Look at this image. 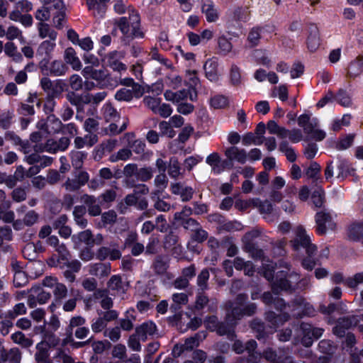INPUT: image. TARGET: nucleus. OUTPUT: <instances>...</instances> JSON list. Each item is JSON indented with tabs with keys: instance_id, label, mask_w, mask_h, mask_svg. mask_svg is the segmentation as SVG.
<instances>
[{
	"instance_id": "f257e3e1",
	"label": "nucleus",
	"mask_w": 363,
	"mask_h": 363,
	"mask_svg": "<svg viewBox=\"0 0 363 363\" xmlns=\"http://www.w3.org/2000/svg\"><path fill=\"white\" fill-rule=\"evenodd\" d=\"M113 9L116 13L128 14V17H121L115 22V26L123 35V41L125 44H129L134 38H143L144 33L140 28V16L138 11L125 0H113Z\"/></svg>"
},
{
	"instance_id": "f03ea898",
	"label": "nucleus",
	"mask_w": 363,
	"mask_h": 363,
	"mask_svg": "<svg viewBox=\"0 0 363 363\" xmlns=\"http://www.w3.org/2000/svg\"><path fill=\"white\" fill-rule=\"evenodd\" d=\"M247 300V294H240L235 301H228L225 303L226 320L231 325H236L244 315L251 316L255 313L257 305L254 303L245 305Z\"/></svg>"
},
{
	"instance_id": "7ed1b4c3",
	"label": "nucleus",
	"mask_w": 363,
	"mask_h": 363,
	"mask_svg": "<svg viewBox=\"0 0 363 363\" xmlns=\"http://www.w3.org/2000/svg\"><path fill=\"white\" fill-rule=\"evenodd\" d=\"M262 300L267 305L274 304V308L281 312L279 315L274 311H268L265 313V320L272 328H277L290 319L289 313L284 311L286 309V303L283 298H274L271 292L267 291L262 294Z\"/></svg>"
},
{
	"instance_id": "20e7f679",
	"label": "nucleus",
	"mask_w": 363,
	"mask_h": 363,
	"mask_svg": "<svg viewBox=\"0 0 363 363\" xmlns=\"http://www.w3.org/2000/svg\"><path fill=\"white\" fill-rule=\"evenodd\" d=\"M306 280H300V275L296 272L289 274L286 272L280 271L276 274L272 284V291L277 294L282 291H293L296 289H304L307 286Z\"/></svg>"
},
{
	"instance_id": "39448f33",
	"label": "nucleus",
	"mask_w": 363,
	"mask_h": 363,
	"mask_svg": "<svg viewBox=\"0 0 363 363\" xmlns=\"http://www.w3.org/2000/svg\"><path fill=\"white\" fill-rule=\"evenodd\" d=\"M293 231L294 238L291 241L293 249L298 251L303 248L309 257L314 255L317 251V247L311 242V237L305 228L298 225L294 228Z\"/></svg>"
},
{
	"instance_id": "423d86ee",
	"label": "nucleus",
	"mask_w": 363,
	"mask_h": 363,
	"mask_svg": "<svg viewBox=\"0 0 363 363\" xmlns=\"http://www.w3.org/2000/svg\"><path fill=\"white\" fill-rule=\"evenodd\" d=\"M291 313L293 317L301 318L303 316H313L315 310L313 306L302 296L296 297L291 303L286 304V308Z\"/></svg>"
},
{
	"instance_id": "0eeeda50",
	"label": "nucleus",
	"mask_w": 363,
	"mask_h": 363,
	"mask_svg": "<svg viewBox=\"0 0 363 363\" xmlns=\"http://www.w3.org/2000/svg\"><path fill=\"white\" fill-rule=\"evenodd\" d=\"M299 330L301 337V343L305 347H311L314 340L320 337L323 333V329L320 328H313L308 323L302 322L300 324Z\"/></svg>"
},
{
	"instance_id": "6e6552de",
	"label": "nucleus",
	"mask_w": 363,
	"mask_h": 363,
	"mask_svg": "<svg viewBox=\"0 0 363 363\" xmlns=\"http://www.w3.org/2000/svg\"><path fill=\"white\" fill-rule=\"evenodd\" d=\"M40 86L48 96L59 98L65 91L66 84L62 79L51 81L48 77H43L40 80Z\"/></svg>"
},
{
	"instance_id": "1a4fd4ad",
	"label": "nucleus",
	"mask_w": 363,
	"mask_h": 363,
	"mask_svg": "<svg viewBox=\"0 0 363 363\" xmlns=\"http://www.w3.org/2000/svg\"><path fill=\"white\" fill-rule=\"evenodd\" d=\"M70 140L68 138L62 137L59 140L49 139L45 145H38L34 146L36 152H48L50 153H55L58 151H65L69 145Z\"/></svg>"
},
{
	"instance_id": "9d476101",
	"label": "nucleus",
	"mask_w": 363,
	"mask_h": 363,
	"mask_svg": "<svg viewBox=\"0 0 363 363\" xmlns=\"http://www.w3.org/2000/svg\"><path fill=\"white\" fill-rule=\"evenodd\" d=\"M125 54L121 51H112L108 53L104 58V62L114 72L122 73L127 70V66L122 62Z\"/></svg>"
},
{
	"instance_id": "9b49d317",
	"label": "nucleus",
	"mask_w": 363,
	"mask_h": 363,
	"mask_svg": "<svg viewBox=\"0 0 363 363\" xmlns=\"http://www.w3.org/2000/svg\"><path fill=\"white\" fill-rule=\"evenodd\" d=\"M315 223L316 232L319 235H323L328 230H333L336 228V223L329 213L318 212L315 215Z\"/></svg>"
},
{
	"instance_id": "f8f14e48",
	"label": "nucleus",
	"mask_w": 363,
	"mask_h": 363,
	"mask_svg": "<svg viewBox=\"0 0 363 363\" xmlns=\"http://www.w3.org/2000/svg\"><path fill=\"white\" fill-rule=\"evenodd\" d=\"M170 190L172 194L179 196L183 202L189 201L195 193V190L183 182H174L170 184Z\"/></svg>"
},
{
	"instance_id": "ddd939ff",
	"label": "nucleus",
	"mask_w": 363,
	"mask_h": 363,
	"mask_svg": "<svg viewBox=\"0 0 363 363\" xmlns=\"http://www.w3.org/2000/svg\"><path fill=\"white\" fill-rule=\"evenodd\" d=\"M257 236L255 232H250L245 235L242 238L244 242V250L247 252L255 259H262L264 258V252L262 249L252 241V238Z\"/></svg>"
},
{
	"instance_id": "4468645a",
	"label": "nucleus",
	"mask_w": 363,
	"mask_h": 363,
	"mask_svg": "<svg viewBox=\"0 0 363 363\" xmlns=\"http://www.w3.org/2000/svg\"><path fill=\"white\" fill-rule=\"evenodd\" d=\"M225 155L228 162V168L233 167L232 162L236 161L240 164H245L247 159V153L245 150L240 149L238 147L232 146L227 148L225 151Z\"/></svg>"
},
{
	"instance_id": "2eb2a0df",
	"label": "nucleus",
	"mask_w": 363,
	"mask_h": 363,
	"mask_svg": "<svg viewBox=\"0 0 363 363\" xmlns=\"http://www.w3.org/2000/svg\"><path fill=\"white\" fill-rule=\"evenodd\" d=\"M56 48V40H43L38 46L36 56L48 63L52 57V53Z\"/></svg>"
},
{
	"instance_id": "dca6fc26",
	"label": "nucleus",
	"mask_w": 363,
	"mask_h": 363,
	"mask_svg": "<svg viewBox=\"0 0 363 363\" xmlns=\"http://www.w3.org/2000/svg\"><path fill=\"white\" fill-rule=\"evenodd\" d=\"M206 162L211 167V171L215 174H220L228 166V162L223 160L218 152H213L207 156Z\"/></svg>"
},
{
	"instance_id": "f3484780",
	"label": "nucleus",
	"mask_w": 363,
	"mask_h": 363,
	"mask_svg": "<svg viewBox=\"0 0 363 363\" xmlns=\"http://www.w3.org/2000/svg\"><path fill=\"white\" fill-rule=\"evenodd\" d=\"M39 214L34 210L27 211L23 219H17L13 223V228L16 230H21L26 226L30 227L38 223Z\"/></svg>"
},
{
	"instance_id": "a211bd4d",
	"label": "nucleus",
	"mask_w": 363,
	"mask_h": 363,
	"mask_svg": "<svg viewBox=\"0 0 363 363\" xmlns=\"http://www.w3.org/2000/svg\"><path fill=\"white\" fill-rule=\"evenodd\" d=\"M80 201L87 207L88 213L91 216H98L101 214L100 204L94 196L84 194L81 196Z\"/></svg>"
},
{
	"instance_id": "6ab92c4d",
	"label": "nucleus",
	"mask_w": 363,
	"mask_h": 363,
	"mask_svg": "<svg viewBox=\"0 0 363 363\" xmlns=\"http://www.w3.org/2000/svg\"><path fill=\"white\" fill-rule=\"evenodd\" d=\"M82 74L86 79H91L99 84L106 80L107 74L104 69H96L92 66H86L82 71Z\"/></svg>"
},
{
	"instance_id": "aec40b11",
	"label": "nucleus",
	"mask_w": 363,
	"mask_h": 363,
	"mask_svg": "<svg viewBox=\"0 0 363 363\" xmlns=\"http://www.w3.org/2000/svg\"><path fill=\"white\" fill-rule=\"evenodd\" d=\"M262 357H263L269 363H296L291 356L282 357L278 356L277 352L272 348L266 349Z\"/></svg>"
},
{
	"instance_id": "412c9836",
	"label": "nucleus",
	"mask_w": 363,
	"mask_h": 363,
	"mask_svg": "<svg viewBox=\"0 0 363 363\" xmlns=\"http://www.w3.org/2000/svg\"><path fill=\"white\" fill-rule=\"evenodd\" d=\"M297 122L306 134L311 133L312 129L317 128L318 125V120L316 118H311V115L307 113L299 116Z\"/></svg>"
},
{
	"instance_id": "4be33fe9",
	"label": "nucleus",
	"mask_w": 363,
	"mask_h": 363,
	"mask_svg": "<svg viewBox=\"0 0 363 363\" xmlns=\"http://www.w3.org/2000/svg\"><path fill=\"white\" fill-rule=\"evenodd\" d=\"M89 273L91 275L103 278L111 274V264L107 263H95L89 265Z\"/></svg>"
},
{
	"instance_id": "5701e85b",
	"label": "nucleus",
	"mask_w": 363,
	"mask_h": 363,
	"mask_svg": "<svg viewBox=\"0 0 363 363\" xmlns=\"http://www.w3.org/2000/svg\"><path fill=\"white\" fill-rule=\"evenodd\" d=\"M35 359L37 363H52L50 359L49 346L45 342L37 344Z\"/></svg>"
},
{
	"instance_id": "b1692460",
	"label": "nucleus",
	"mask_w": 363,
	"mask_h": 363,
	"mask_svg": "<svg viewBox=\"0 0 363 363\" xmlns=\"http://www.w3.org/2000/svg\"><path fill=\"white\" fill-rule=\"evenodd\" d=\"M64 60L74 70L78 71L82 67V64L77 56L76 51L72 47L65 49Z\"/></svg>"
},
{
	"instance_id": "393cba45",
	"label": "nucleus",
	"mask_w": 363,
	"mask_h": 363,
	"mask_svg": "<svg viewBox=\"0 0 363 363\" xmlns=\"http://www.w3.org/2000/svg\"><path fill=\"white\" fill-rule=\"evenodd\" d=\"M156 325L152 321L145 322L135 329V333L139 339L145 341L147 336L153 335L156 332Z\"/></svg>"
},
{
	"instance_id": "a878e982",
	"label": "nucleus",
	"mask_w": 363,
	"mask_h": 363,
	"mask_svg": "<svg viewBox=\"0 0 363 363\" xmlns=\"http://www.w3.org/2000/svg\"><path fill=\"white\" fill-rule=\"evenodd\" d=\"M45 125V130L48 134H55L61 132L63 124L61 121L54 114L48 116Z\"/></svg>"
},
{
	"instance_id": "bb28decb",
	"label": "nucleus",
	"mask_w": 363,
	"mask_h": 363,
	"mask_svg": "<svg viewBox=\"0 0 363 363\" xmlns=\"http://www.w3.org/2000/svg\"><path fill=\"white\" fill-rule=\"evenodd\" d=\"M89 11L96 18H102L107 9L106 4L99 0H93L86 4Z\"/></svg>"
},
{
	"instance_id": "cd10ccee",
	"label": "nucleus",
	"mask_w": 363,
	"mask_h": 363,
	"mask_svg": "<svg viewBox=\"0 0 363 363\" xmlns=\"http://www.w3.org/2000/svg\"><path fill=\"white\" fill-rule=\"evenodd\" d=\"M21 358V352L17 348H12L9 351L5 350L0 351V363H5L6 362L19 363Z\"/></svg>"
},
{
	"instance_id": "c85d7f7f",
	"label": "nucleus",
	"mask_w": 363,
	"mask_h": 363,
	"mask_svg": "<svg viewBox=\"0 0 363 363\" xmlns=\"http://www.w3.org/2000/svg\"><path fill=\"white\" fill-rule=\"evenodd\" d=\"M202 12L205 14L206 21L209 23L216 22L219 18V13L212 1H207L202 5Z\"/></svg>"
},
{
	"instance_id": "c756f323",
	"label": "nucleus",
	"mask_w": 363,
	"mask_h": 363,
	"mask_svg": "<svg viewBox=\"0 0 363 363\" xmlns=\"http://www.w3.org/2000/svg\"><path fill=\"white\" fill-rule=\"evenodd\" d=\"M257 347V342L254 340H250L246 342L245 350L248 353V357L247 358V363H257L260 360L262 354L255 351Z\"/></svg>"
},
{
	"instance_id": "7c9ffc66",
	"label": "nucleus",
	"mask_w": 363,
	"mask_h": 363,
	"mask_svg": "<svg viewBox=\"0 0 363 363\" xmlns=\"http://www.w3.org/2000/svg\"><path fill=\"white\" fill-rule=\"evenodd\" d=\"M363 235V223L355 221L352 223L347 230V236L350 240L359 241Z\"/></svg>"
},
{
	"instance_id": "2f4dec72",
	"label": "nucleus",
	"mask_w": 363,
	"mask_h": 363,
	"mask_svg": "<svg viewBox=\"0 0 363 363\" xmlns=\"http://www.w3.org/2000/svg\"><path fill=\"white\" fill-rule=\"evenodd\" d=\"M206 77L211 82H216L218 79V62L213 59L208 60L203 66Z\"/></svg>"
},
{
	"instance_id": "473e14b6",
	"label": "nucleus",
	"mask_w": 363,
	"mask_h": 363,
	"mask_svg": "<svg viewBox=\"0 0 363 363\" xmlns=\"http://www.w3.org/2000/svg\"><path fill=\"white\" fill-rule=\"evenodd\" d=\"M107 286L110 290L123 294L125 293L128 287V284L122 281L120 275H113L108 281Z\"/></svg>"
},
{
	"instance_id": "72a5a7b5",
	"label": "nucleus",
	"mask_w": 363,
	"mask_h": 363,
	"mask_svg": "<svg viewBox=\"0 0 363 363\" xmlns=\"http://www.w3.org/2000/svg\"><path fill=\"white\" fill-rule=\"evenodd\" d=\"M320 45V38L318 28L312 26L310 28V34L307 39L308 48L311 52L315 51Z\"/></svg>"
},
{
	"instance_id": "f704fd0d",
	"label": "nucleus",
	"mask_w": 363,
	"mask_h": 363,
	"mask_svg": "<svg viewBox=\"0 0 363 363\" xmlns=\"http://www.w3.org/2000/svg\"><path fill=\"white\" fill-rule=\"evenodd\" d=\"M4 51L6 55L12 58L16 62H20L23 60L21 54L18 51V48L14 43L9 41L4 45Z\"/></svg>"
},
{
	"instance_id": "c9c22d12",
	"label": "nucleus",
	"mask_w": 363,
	"mask_h": 363,
	"mask_svg": "<svg viewBox=\"0 0 363 363\" xmlns=\"http://www.w3.org/2000/svg\"><path fill=\"white\" fill-rule=\"evenodd\" d=\"M38 35L40 38L44 39L48 38V40H56L57 33L52 29L46 23H38L37 24Z\"/></svg>"
},
{
	"instance_id": "e433bc0d",
	"label": "nucleus",
	"mask_w": 363,
	"mask_h": 363,
	"mask_svg": "<svg viewBox=\"0 0 363 363\" xmlns=\"http://www.w3.org/2000/svg\"><path fill=\"white\" fill-rule=\"evenodd\" d=\"M48 70L51 75L59 77L65 75L68 67L62 60H54L50 64Z\"/></svg>"
},
{
	"instance_id": "4c0bfd02",
	"label": "nucleus",
	"mask_w": 363,
	"mask_h": 363,
	"mask_svg": "<svg viewBox=\"0 0 363 363\" xmlns=\"http://www.w3.org/2000/svg\"><path fill=\"white\" fill-rule=\"evenodd\" d=\"M70 157L73 167L76 169H80L84 164V161L87 157V152L85 151L72 150L70 152Z\"/></svg>"
},
{
	"instance_id": "58836bf2",
	"label": "nucleus",
	"mask_w": 363,
	"mask_h": 363,
	"mask_svg": "<svg viewBox=\"0 0 363 363\" xmlns=\"http://www.w3.org/2000/svg\"><path fill=\"white\" fill-rule=\"evenodd\" d=\"M54 295L55 296V303H52L49 308L51 312H54L56 307L57 303L62 298H65L67 294V289L65 284L61 283H57L55 286L53 290Z\"/></svg>"
},
{
	"instance_id": "ea45409f",
	"label": "nucleus",
	"mask_w": 363,
	"mask_h": 363,
	"mask_svg": "<svg viewBox=\"0 0 363 363\" xmlns=\"http://www.w3.org/2000/svg\"><path fill=\"white\" fill-rule=\"evenodd\" d=\"M363 71V62L361 57H358L352 61L348 67L347 76L350 78H355L359 76Z\"/></svg>"
},
{
	"instance_id": "a19ab883",
	"label": "nucleus",
	"mask_w": 363,
	"mask_h": 363,
	"mask_svg": "<svg viewBox=\"0 0 363 363\" xmlns=\"http://www.w3.org/2000/svg\"><path fill=\"white\" fill-rule=\"evenodd\" d=\"M169 267L167 259L163 256H157L152 263V269L157 274H164Z\"/></svg>"
},
{
	"instance_id": "79ce46f5",
	"label": "nucleus",
	"mask_w": 363,
	"mask_h": 363,
	"mask_svg": "<svg viewBox=\"0 0 363 363\" xmlns=\"http://www.w3.org/2000/svg\"><path fill=\"white\" fill-rule=\"evenodd\" d=\"M86 323V319L81 315H75L69 319V324L66 328V333L72 338L74 328H78L84 325Z\"/></svg>"
},
{
	"instance_id": "37998d69",
	"label": "nucleus",
	"mask_w": 363,
	"mask_h": 363,
	"mask_svg": "<svg viewBox=\"0 0 363 363\" xmlns=\"http://www.w3.org/2000/svg\"><path fill=\"white\" fill-rule=\"evenodd\" d=\"M104 118L106 121H115L119 118L116 109L110 103H106L101 109Z\"/></svg>"
},
{
	"instance_id": "c03bdc74",
	"label": "nucleus",
	"mask_w": 363,
	"mask_h": 363,
	"mask_svg": "<svg viewBox=\"0 0 363 363\" xmlns=\"http://www.w3.org/2000/svg\"><path fill=\"white\" fill-rule=\"evenodd\" d=\"M121 84L130 87L135 93V98H140L143 94V89L138 83L135 82L133 79L125 77L121 80Z\"/></svg>"
},
{
	"instance_id": "a18cd8bd",
	"label": "nucleus",
	"mask_w": 363,
	"mask_h": 363,
	"mask_svg": "<svg viewBox=\"0 0 363 363\" xmlns=\"http://www.w3.org/2000/svg\"><path fill=\"white\" fill-rule=\"evenodd\" d=\"M201 337V333H196L194 336L186 338L184 342L181 345V352L191 350L199 345V340Z\"/></svg>"
},
{
	"instance_id": "49530a36",
	"label": "nucleus",
	"mask_w": 363,
	"mask_h": 363,
	"mask_svg": "<svg viewBox=\"0 0 363 363\" xmlns=\"http://www.w3.org/2000/svg\"><path fill=\"white\" fill-rule=\"evenodd\" d=\"M251 328L257 332L256 337L259 340H265L267 333L264 331V324L259 319H254L250 323Z\"/></svg>"
},
{
	"instance_id": "de8ad7c7",
	"label": "nucleus",
	"mask_w": 363,
	"mask_h": 363,
	"mask_svg": "<svg viewBox=\"0 0 363 363\" xmlns=\"http://www.w3.org/2000/svg\"><path fill=\"white\" fill-rule=\"evenodd\" d=\"M235 325L225 320V323H219L216 331L220 335H227L228 338L233 339L235 336L233 331Z\"/></svg>"
},
{
	"instance_id": "09e8293b",
	"label": "nucleus",
	"mask_w": 363,
	"mask_h": 363,
	"mask_svg": "<svg viewBox=\"0 0 363 363\" xmlns=\"http://www.w3.org/2000/svg\"><path fill=\"white\" fill-rule=\"evenodd\" d=\"M210 104L214 108H225L229 104V100L224 95H215L210 99Z\"/></svg>"
},
{
	"instance_id": "8fccbe9b",
	"label": "nucleus",
	"mask_w": 363,
	"mask_h": 363,
	"mask_svg": "<svg viewBox=\"0 0 363 363\" xmlns=\"http://www.w3.org/2000/svg\"><path fill=\"white\" fill-rule=\"evenodd\" d=\"M135 98V93L133 89L121 88L118 89L115 94V99L118 101H130Z\"/></svg>"
},
{
	"instance_id": "3c124183",
	"label": "nucleus",
	"mask_w": 363,
	"mask_h": 363,
	"mask_svg": "<svg viewBox=\"0 0 363 363\" xmlns=\"http://www.w3.org/2000/svg\"><path fill=\"white\" fill-rule=\"evenodd\" d=\"M267 130L270 134L277 135L278 138L284 140L286 134V128L279 126L275 121H269L267 126Z\"/></svg>"
},
{
	"instance_id": "603ef678",
	"label": "nucleus",
	"mask_w": 363,
	"mask_h": 363,
	"mask_svg": "<svg viewBox=\"0 0 363 363\" xmlns=\"http://www.w3.org/2000/svg\"><path fill=\"white\" fill-rule=\"evenodd\" d=\"M182 168L179 162L175 158H172L168 167V174L172 179H177L182 174Z\"/></svg>"
},
{
	"instance_id": "864d4df0",
	"label": "nucleus",
	"mask_w": 363,
	"mask_h": 363,
	"mask_svg": "<svg viewBox=\"0 0 363 363\" xmlns=\"http://www.w3.org/2000/svg\"><path fill=\"white\" fill-rule=\"evenodd\" d=\"M253 203L259 208V211L262 214H266L269 216L273 211V206L268 200L262 201L257 199L253 201Z\"/></svg>"
},
{
	"instance_id": "5fc2aeb1",
	"label": "nucleus",
	"mask_w": 363,
	"mask_h": 363,
	"mask_svg": "<svg viewBox=\"0 0 363 363\" xmlns=\"http://www.w3.org/2000/svg\"><path fill=\"white\" fill-rule=\"evenodd\" d=\"M11 339L15 343L21 345L24 347H29L33 345L32 340L27 338L23 333L19 331L12 334Z\"/></svg>"
},
{
	"instance_id": "6e6d98bb",
	"label": "nucleus",
	"mask_w": 363,
	"mask_h": 363,
	"mask_svg": "<svg viewBox=\"0 0 363 363\" xmlns=\"http://www.w3.org/2000/svg\"><path fill=\"white\" fill-rule=\"evenodd\" d=\"M132 155V151L128 148H123L118 151L115 155L110 156L109 160L111 162H116L118 160H127Z\"/></svg>"
},
{
	"instance_id": "4d7b16f0",
	"label": "nucleus",
	"mask_w": 363,
	"mask_h": 363,
	"mask_svg": "<svg viewBox=\"0 0 363 363\" xmlns=\"http://www.w3.org/2000/svg\"><path fill=\"white\" fill-rule=\"evenodd\" d=\"M230 82L234 86L240 85L242 83L240 69L235 65H233L230 71Z\"/></svg>"
},
{
	"instance_id": "13d9d810",
	"label": "nucleus",
	"mask_w": 363,
	"mask_h": 363,
	"mask_svg": "<svg viewBox=\"0 0 363 363\" xmlns=\"http://www.w3.org/2000/svg\"><path fill=\"white\" fill-rule=\"evenodd\" d=\"M23 257L28 260H34L38 256L36 247L33 243H28L22 250Z\"/></svg>"
},
{
	"instance_id": "bf43d9fd",
	"label": "nucleus",
	"mask_w": 363,
	"mask_h": 363,
	"mask_svg": "<svg viewBox=\"0 0 363 363\" xmlns=\"http://www.w3.org/2000/svg\"><path fill=\"white\" fill-rule=\"evenodd\" d=\"M27 312V308L23 303L16 304L12 310L7 313V316L11 319H15L17 316L24 315Z\"/></svg>"
},
{
	"instance_id": "052dcab7",
	"label": "nucleus",
	"mask_w": 363,
	"mask_h": 363,
	"mask_svg": "<svg viewBox=\"0 0 363 363\" xmlns=\"http://www.w3.org/2000/svg\"><path fill=\"white\" fill-rule=\"evenodd\" d=\"M250 12L247 7H238L233 11V18L239 21H247L249 20Z\"/></svg>"
},
{
	"instance_id": "680f3d73",
	"label": "nucleus",
	"mask_w": 363,
	"mask_h": 363,
	"mask_svg": "<svg viewBox=\"0 0 363 363\" xmlns=\"http://www.w3.org/2000/svg\"><path fill=\"white\" fill-rule=\"evenodd\" d=\"M286 132L284 139L289 138V140L293 143H297L303 139L302 131L300 129L294 128L288 130L286 128Z\"/></svg>"
},
{
	"instance_id": "e2e57ef3",
	"label": "nucleus",
	"mask_w": 363,
	"mask_h": 363,
	"mask_svg": "<svg viewBox=\"0 0 363 363\" xmlns=\"http://www.w3.org/2000/svg\"><path fill=\"white\" fill-rule=\"evenodd\" d=\"M262 28L255 27L250 30L247 40L252 47L256 46L258 45L259 39L261 38V32Z\"/></svg>"
},
{
	"instance_id": "0e129e2a",
	"label": "nucleus",
	"mask_w": 363,
	"mask_h": 363,
	"mask_svg": "<svg viewBox=\"0 0 363 363\" xmlns=\"http://www.w3.org/2000/svg\"><path fill=\"white\" fill-rule=\"evenodd\" d=\"M354 135L350 134L342 138L336 143L335 147L338 150H344L350 147L353 143Z\"/></svg>"
},
{
	"instance_id": "69168bd1",
	"label": "nucleus",
	"mask_w": 363,
	"mask_h": 363,
	"mask_svg": "<svg viewBox=\"0 0 363 363\" xmlns=\"http://www.w3.org/2000/svg\"><path fill=\"white\" fill-rule=\"evenodd\" d=\"M35 18L39 23H45L50 18V10L48 7L41 6L38 9L35 13Z\"/></svg>"
},
{
	"instance_id": "338daca9",
	"label": "nucleus",
	"mask_w": 363,
	"mask_h": 363,
	"mask_svg": "<svg viewBox=\"0 0 363 363\" xmlns=\"http://www.w3.org/2000/svg\"><path fill=\"white\" fill-rule=\"evenodd\" d=\"M209 272L207 269H203L197 277V284L203 291L208 288V280L209 279Z\"/></svg>"
},
{
	"instance_id": "774afa93",
	"label": "nucleus",
	"mask_w": 363,
	"mask_h": 363,
	"mask_svg": "<svg viewBox=\"0 0 363 363\" xmlns=\"http://www.w3.org/2000/svg\"><path fill=\"white\" fill-rule=\"evenodd\" d=\"M218 44L220 52L223 55H227L232 50L233 45L230 41L224 35L218 38Z\"/></svg>"
}]
</instances>
